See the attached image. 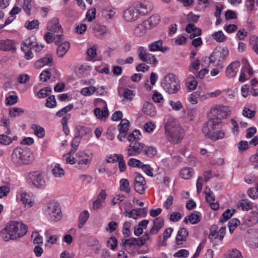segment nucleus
<instances>
[{
	"instance_id": "12",
	"label": "nucleus",
	"mask_w": 258,
	"mask_h": 258,
	"mask_svg": "<svg viewBox=\"0 0 258 258\" xmlns=\"http://www.w3.org/2000/svg\"><path fill=\"white\" fill-rule=\"evenodd\" d=\"M163 41L161 39L153 41L148 45V49L152 52L161 51L166 53L170 50L168 46H163Z\"/></svg>"
},
{
	"instance_id": "57",
	"label": "nucleus",
	"mask_w": 258,
	"mask_h": 258,
	"mask_svg": "<svg viewBox=\"0 0 258 258\" xmlns=\"http://www.w3.org/2000/svg\"><path fill=\"white\" fill-rule=\"evenodd\" d=\"M118 167L121 172L124 171L126 169V164L123 157L122 155H118Z\"/></svg>"
},
{
	"instance_id": "15",
	"label": "nucleus",
	"mask_w": 258,
	"mask_h": 258,
	"mask_svg": "<svg viewBox=\"0 0 258 258\" xmlns=\"http://www.w3.org/2000/svg\"><path fill=\"white\" fill-rule=\"evenodd\" d=\"M139 15L135 8L130 7L124 11L123 17L127 22H133L139 18Z\"/></svg>"
},
{
	"instance_id": "54",
	"label": "nucleus",
	"mask_w": 258,
	"mask_h": 258,
	"mask_svg": "<svg viewBox=\"0 0 258 258\" xmlns=\"http://www.w3.org/2000/svg\"><path fill=\"white\" fill-rule=\"evenodd\" d=\"M96 91V88L94 86H90L82 89L81 93L84 96H90Z\"/></svg>"
},
{
	"instance_id": "56",
	"label": "nucleus",
	"mask_w": 258,
	"mask_h": 258,
	"mask_svg": "<svg viewBox=\"0 0 258 258\" xmlns=\"http://www.w3.org/2000/svg\"><path fill=\"white\" fill-rule=\"evenodd\" d=\"M38 62L42 64H50L53 63V56L51 54H47L45 57L40 58Z\"/></svg>"
},
{
	"instance_id": "27",
	"label": "nucleus",
	"mask_w": 258,
	"mask_h": 258,
	"mask_svg": "<svg viewBox=\"0 0 258 258\" xmlns=\"http://www.w3.org/2000/svg\"><path fill=\"white\" fill-rule=\"evenodd\" d=\"M147 28L148 27L144 22L139 24L134 29L135 35L139 37L144 36L146 33Z\"/></svg>"
},
{
	"instance_id": "21",
	"label": "nucleus",
	"mask_w": 258,
	"mask_h": 258,
	"mask_svg": "<svg viewBox=\"0 0 258 258\" xmlns=\"http://www.w3.org/2000/svg\"><path fill=\"white\" fill-rule=\"evenodd\" d=\"M98 102H103L105 104V106L103 108V109H101L100 108H96L94 110V114L98 118H102L103 117H107L108 116L109 112L107 109V105L103 100L101 99H96Z\"/></svg>"
},
{
	"instance_id": "43",
	"label": "nucleus",
	"mask_w": 258,
	"mask_h": 258,
	"mask_svg": "<svg viewBox=\"0 0 258 258\" xmlns=\"http://www.w3.org/2000/svg\"><path fill=\"white\" fill-rule=\"evenodd\" d=\"M144 154L150 158L154 157L157 154V150L155 147L150 146L144 148Z\"/></svg>"
},
{
	"instance_id": "23",
	"label": "nucleus",
	"mask_w": 258,
	"mask_h": 258,
	"mask_svg": "<svg viewBox=\"0 0 258 258\" xmlns=\"http://www.w3.org/2000/svg\"><path fill=\"white\" fill-rule=\"evenodd\" d=\"M142 111L144 113L150 116H154L156 114L155 107L152 103L146 102L143 105Z\"/></svg>"
},
{
	"instance_id": "52",
	"label": "nucleus",
	"mask_w": 258,
	"mask_h": 258,
	"mask_svg": "<svg viewBox=\"0 0 258 258\" xmlns=\"http://www.w3.org/2000/svg\"><path fill=\"white\" fill-rule=\"evenodd\" d=\"M240 224V221L236 218L232 219L228 223V227L230 233H232L236 227Z\"/></svg>"
},
{
	"instance_id": "50",
	"label": "nucleus",
	"mask_w": 258,
	"mask_h": 258,
	"mask_svg": "<svg viewBox=\"0 0 258 258\" xmlns=\"http://www.w3.org/2000/svg\"><path fill=\"white\" fill-rule=\"evenodd\" d=\"M73 108L74 105L73 104H70L58 111L56 113V115L59 117H61L63 115V114H67L68 112L72 110Z\"/></svg>"
},
{
	"instance_id": "38",
	"label": "nucleus",
	"mask_w": 258,
	"mask_h": 258,
	"mask_svg": "<svg viewBox=\"0 0 258 258\" xmlns=\"http://www.w3.org/2000/svg\"><path fill=\"white\" fill-rule=\"evenodd\" d=\"M48 212L50 217L51 214L55 213L58 209H60L58 203L56 202H50L47 205Z\"/></svg>"
},
{
	"instance_id": "20",
	"label": "nucleus",
	"mask_w": 258,
	"mask_h": 258,
	"mask_svg": "<svg viewBox=\"0 0 258 258\" xmlns=\"http://www.w3.org/2000/svg\"><path fill=\"white\" fill-rule=\"evenodd\" d=\"M188 236V232L185 228H181L178 231L175 238L177 245H181L186 240Z\"/></svg>"
},
{
	"instance_id": "39",
	"label": "nucleus",
	"mask_w": 258,
	"mask_h": 258,
	"mask_svg": "<svg viewBox=\"0 0 258 258\" xmlns=\"http://www.w3.org/2000/svg\"><path fill=\"white\" fill-rule=\"evenodd\" d=\"M120 189L127 194L130 192V183L127 179L122 178L120 180Z\"/></svg>"
},
{
	"instance_id": "55",
	"label": "nucleus",
	"mask_w": 258,
	"mask_h": 258,
	"mask_svg": "<svg viewBox=\"0 0 258 258\" xmlns=\"http://www.w3.org/2000/svg\"><path fill=\"white\" fill-rule=\"evenodd\" d=\"M31 237L34 238L33 240L34 244H39L43 243V239L42 236H41L37 231H34L32 232Z\"/></svg>"
},
{
	"instance_id": "60",
	"label": "nucleus",
	"mask_w": 258,
	"mask_h": 258,
	"mask_svg": "<svg viewBox=\"0 0 258 258\" xmlns=\"http://www.w3.org/2000/svg\"><path fill=\"white\" fill-rule=\"evenodd\" d=\"M107 246L112 250H114L117 245V240L114 236L111 237L107 242Z\"/></svg>"
},
{
	"instance_id": "10",
	"label": "nucleus",
	"mask_w": 258,
	"mask_h": 258,
	"mask_svg": "<svg viewBox=\"0 0 258 258\" xmlns=\"http://www.w3.org/2000/svg\"><path fill=\"white\" fill-rule=\"evenodd\" d=\"M211 113L214 114L216 117H218L220 119L221 118H226L230 115V110L227 106L222 105H216L211 108Z\"/></svg>"
},
{
	"instance_id": "46",
	"label": "nucleus",
	"mask_w": 258,
	"mask_h": 258,
	"mask_svg": "<svg viewBox=\"0 0 258 258\" xmlns=\"http://www.w3.org/2000/svg\"><path fill=\"white\" fill-rule=\"evenodd\" d=\"M24 112V110L18 107H12L9 109V114L11 117H16L21 115Z\"/></svg>"
},
{
	"instance_id": "37",
	"label": "nucleus",
	"mask_w": 258,
	"mask_h": 258,
	"mask_svg": "<svg viewBox=\"0 0 258 258\" xmlns=\"http://www.w3.org/2000/svg\"><path fill=\"white\" fill-rule=\"evenodd\" d=\"M21 201L23 204L25 206L28 205L29 207H31L33 206V203L30 196L26 192L22 194L21 196Z\"/></svg>"
},
{
	"instance_id": "7",
	"label": "nucleus",
	"mask_w": 258,
	"mask_h": 258,
	"mask_svg": "<svg viewBox=\"0 0 258 258\" xmlns=\"http://www.w3.org/2000/svg\"><path fill=\"white\" fill-rule=\"evenodd\" d=\"M27 180L29 184L37 188H43L45 186V181L42 174L38 172L30 173Z\"/></svg>"
},
{
	"instance_id": "41",
	"label": "nucleus",
	"mask_w": 258,
	"mask_h": 258,
	"mask_svg": "<svg viewBox=\"0 0 258 258\" xmlns=\"http://www.w3.org/2000/svg\"><path fill=\"white\" fill-rule=\"evenodd\" d=\"M39 22L38 20H33L31 21H27L25 24V27L29 30L38 29Z\"/></svg>"
},
{
	"instance_id": "1",
	"label": "nucleus",
	"mask_w": 258,
	"mask_h": 258,
	"mask_svg": "<svg viewBox=\"0 0 258 258\" xmlns=\"http://www.w3.org/2000/svg\"><path fill=\"white\" fill-rule=\"evenodd\" d=\"M221 120L218 117L210 119L205 123L202 131L206 138H209L213 141L223 139L225 136V133L223 131H217L219 128Z\"/></svg>"
},
{
	"instance_id": "17",
	"label": "nucleus",
	"mask_w": 258,
	"mask_h": 258,
	"mask_svg": "<svg viewBox=\"0 0 258 258\" xmlns=\"http://www.w3.org/2000/svg\"><path fill=\"white\" fill-rule=\"evenodd\" d=\"M66 160L67 164H74L77 163L81 166L79 167L80 168H84L83 165L86 166L90 163V160L88 159H79L74 157H71V156H67L63 159Z\"/></svg>"
},
{
	"instance_id": "18",
	"label": "nucleus",
	"mask_w": 258,
	"mask_h": 258,
	"mask_svg": "<svg viewBox=\"0 0 258 258\" xmlns=\"http://www.w3.org/2000/svg\"><path fill=\"white\" fill-rule=\"evenodd\" d=\"M44 38L47 43H51L54 41L55 43L57 45L63 40L62 34H57L54 36L53 34L50 32H46Z\"/></svg>"
},
{
	"instance_id": "19",
	"label": "nucleus",
	"mask_w": 258,
	"mask_h": 258,
	"mask_svg": "<svg viewBox=\"0 0 258 258\" xmlns=\"http://www.w3.org/2000/svg\"><path fill=\"white\" fill-rule=\"evenodd\" d=\"M164 224V219L162 217H157L154 220V224L150 231L151 235L157 234Z\"/></svg>"
},
{
	"instance_id": "42",
	"label": "nucleus",
	"mask_w": 258,
	"mask_h": 258,
	"mask_svg": "<svg viewBox=\"0 0 258 258\" xmlns=\"http://www.w3.org/2000/svg\"><path fill=\"white\" fill-rule=\"evenodd\" d=\"M225 258H243L241 252L237 249H232L227 252Z\"/></svg>"
},
{
	"instance_id": "22",
	"label": "nucleus",
	"mask_w": 258,
	"mask_h": 258,
	"mask_svg": "<svg viewBox=\"0 0 258 258\" xmlns=\"http://www.w3.org/2000/svg\"><path fill=\"white\" fill-rule=\"evenodd\" d=\"M199 66H192L189 69V71L194 73L197 78H199L200 79H203L205 77V75L208 73L209 70L205 68L202 69L198 72L199 69Z\"/></svg>"
},
{
	"instance_id": "61",
	"label": "nucleus",
	"mask_w": 258,
	"mask_h": 258,
	"mask_svg": "<svg viewBox=\"0 0 258 258\" xmlns=\"http://www.w3.org/2000/svg\"><path fill=\"white\" fill-rule=\"evenodd\" d=\"M145 185L146 183L134 182V188L136 192L140 194H143L145 190Z\"/></svg>"
},
{
	"instance_id": "16",
	"label": "nucleus",
	"mask_w": 258,
	"mask_h": 258,
	"mask_svg": "<svg viewBox=\"0 0 258 258\" xmlns=\"http://www.w3.org/2000/svg\"><path fill=\"white\" fill-rule=\"evenodd\" d=\"M16 48L13 40L7 39L0 40V50L5 51L15 52Z\"/></svg>"
},
{
	"instance_id": "36",
	"label": "nucleus",
	"mask_w": 258,
	"mask_h": 258,
	"mask_svg": "<svg viewBox=\"0 0 258 258\" xmlns=\"http://www.w3.org/2000/svg\"><path fill=\"white\" fill-rule=\"evenodd\" d=\"M53 175L56 177H61L64 175V171L60 167V164L57 163L52 170Z\"/></svg>"
},
{
	"instance_id": "4",
	"label": "nucleus",
	"mask_w": 258,
	"mask_h": 258,
	"mask_svg": "<svg viewBox=\"0 0 258 258\" xmlns=\"http://www.w3.org/2000/svg\"><path fill=\"white\" fill-rule=\"evenodd\" d=\"M161 86L169 94H177L180 90L179 80L172 73L165 76L161 82Z\"/></svg>"
},
{
	"instance_id": "13",
	"label": "nucleus",
	"mask_w": 258,
	"mask_h": 258,
	"mask_svg": "<svg viewBox=\"0 0 258 258\" xmlns=\"http://www.w3.org/2000/svg\"><path fill=\"white\" fill-rule=\"evenodd\" d=\"M145 145L143 143L136 142L132 143L128 147L127 156H136L144 151Z\"/></svg>"
},
{
	"instance_id": "2",
	"label": "nucleus",
	"mask_w": 258,
	"mask_h": 258,
	"mask_svg": "<svg viewBox=\"0 0 258 258\" xmlns=\"http://www.w3.org/2000/svg\"><path fill=\"white\" fill-rule=\"evenodd\" d=\"M165 131L169 142L177 144L184 137V131L176 121L170 119L165 125Z\"/></svg>"
},
{
	"instance_id": "49",
	"label": "nucleus",
	"mask_w": 258,
	"mask_h": 258,
	"mask_svg": "<svg viewBox=\"0 0 258 258\" xmlns=\"http://www.w3.org/2000/svg\"><path fill=\"white\" fill-rule=\"evenodd\" d=\"M205 194V198L207 202L211 203L215 201V196L209 187H206Z\"/></svg>"
},
{
	"instance_id": "26",
	"label": "nucleus",
	"mask_w": 258,
	"mask_h": 258,
	"mask_svg": "<svg viewBox=\"0 0 258 258\" xmlns=\"http://www.w3.org/2000/svg\"><path fill=\"white\" fill-rule=\"evenodd\" d=\"M160 22V17L157 14H154L150 16L147 21H144L146 25H148V28L150 29L157 26Z\"/></svg>"
},
{
	"instance_id": "44",
	"label": "nucleus",
	"mask_w": 258,
	"mask_h": 258,
	"mask_svg": "<svg viewBox=\"0 0 258 258\" xmlns=\"http://www.w3.org/2000/svg\"><path fill=\"white\" fill-rule=\"evenodd\" d=\"M10 192V184L6 183L5 185L0 186V198L7 196Z\"/></svg>"
},
{
	"instance_id": "64",
	"label": "nucleus",
	"mask_w": 258,
	"mask_h": 258,
	"mask_svg": "<svg viewBox=\"0 0 258 258\" xmlns=\"http://www.w3.org/2000/svg\"><path fill=\"white\" fill-rule=\"evenodd\" d=\"M233 66H228L226 69V76L229 78H232L236 75L235 71L236 67L233 68Z\"/></svg>"
},
{
	"instance_id": "51",
	"label": "nucleus",
	"mask_w": 258,
	"mask_h": 258,
	"mask_svg": "<svg viewBox=\"0 0 258 258\" xmlns=\"http://www.w3.org/2000/svg\"><path fill=\"white\" fill-rule=\"evenodd\" d=\"M56 106V101L54 95L49 96L46 100L45 106L48 108H54Z\"/></svg>"
},
{
	"instance_id": "63",
	"label": "nucleus",
	"mask_w": 258,
	"mask_h": 258,
	"mask_svg": "<svg viewBox=\"0 0 258 258\" xmlns=\"http://www.w3.org/2000/svg\"><path fill=\"white\" fill-rule=\"evenodd\" d=\"M1 235L3 239L5 241H9L10 239L15 240V239L13 238L11 233L6 230V228L1 231Z\"/></svg>"
},
{
	"instance_id": "35",
	"label": "nucleus",
	"mask_w": 258,
	"mask_h": 258,
	"mask_svg": "<svg viewBox=\"0 0 258 258\" xmlns=\"http://www.w3.org/2000/svg\"><path fill=\"white\" fill-rule=\"evenodd\" d=\"M33 130L34 134L40 138H42L45 136L44 129L40 125L36 124H33L31 127Z\"/></svg>"
},
{
	"instance_id": "58",
	"label": "nucleus",
	"mask_w": 258,
	"mask_h": 258,
	"mask_svg": "<svg viewBox=\"0 0 258 258\" xmlns=\"http://www.w3.org/2000/svg\"><path fill=\"white\" fill-rule=\"evenodd\" d=\"M143 163L141 162L139 160L135 158H131L127 163V164L133 167H138L141 168L143 165Z\"/></svg>"
},
{
	"instance_id": "30",
	"label": "nucleus",
	"mask_w": 258,
	"mask_h": 258,
	"mask_svg": "<svg viewBox=\"0 0 258 258\" xmlns=\"http://www.w3.org/2000/svg\"><path fill=\"white\" fill-rule=\"evenodd\" d=\"M213 38L219 43L223 42L227 39V37L224 34L221 30L215 32L212 35Z\"/></svg>"
},
{
	"instance_id": "29",
	"label": "nucleus",
	"mask_w": 258,
	"mask_h": 258,
	"mask_svg": "<svg viewBox=\"0 0 258 258\" xmlns=\"http://www.w3.org/2000/svg\"><path fill=\"white\" fill-rule=\"evenodd\" d=\"M185 84L187 89L191 91L195 90L198 86V82L196 80L195 77L192 75L187 77Z\"/></svg>"
},
{
	"instance_id": "6",
	"label": "nucleus",
	"mask_w": 258,
	"mask_h": 258,
	"mask_svg": "<svg viewBox=\"0 0 258 258\" xmlns=\"http://www.w3.org/2000/svg\"><path fill=\"white\" fill-rule=\"evenodd\" d=\"M229 50L227 48L217 47L214 50L212 54L210 57H205L203 58V61L204 62H209L210 63H216L220 64L222 63L228 56Z\"/></svg>"
},
{
	"instance_id": "3",
	"label": "nucleus",
	"mask_w": 258,
	"mask_h": 258,
	"mask_svg": "<svg viewBox=\"0 0 258 258\" xmlns=\"http://www.w3.org/2000/svg\"><path fill=\"white\" fill-rule=\"evenodd\" d=\"M33 157L30 150L28 148H16L12 154V161L17 165L29 164L33 161Z\"/></svg>"
},
{
	"instance_id": "48",
	"label": "nucleus",
	"mask_w": 258,
	"mask_h": 258,
	"mask_svg": "<svg viewBox=\"0 0 258 258\" xmlns=\"http://www.w3.org/2000/svg\"><path fill=\"white\" fill-rule=\"evenodd\" d=\"M258 222V217L257 216H249L247 218H246L245 219V221L244 222L243 224H245L248 226H252L253 225L256 224Z\"/></svg>"
},
{
	"instance_id": "31",
	"label": "nucleus",
	"mask_w": 258,
	"mask_h": 258,
	"mask_svg": "<svg viewBox=\"0 0 258 258\" xmlns=\"http://www.w3.org/2000/svg\"><path fill=\"white\" fill-rule=\"evenodd\" d=\"M192 173L193 169L191 168L185 167L180 170V176L183 179H188L192 176Z\"/></svg>"
},
{
	"instance_id": "40",
	"label": "nucleus",
	"mask_w": 258,
	"mask_h": 258,
	"mask_svg": "<svg viewBox=\"0 0 258 258\" xmlns=\"http://www.w3.org/2000/svg\"><path fill=\"white\" fill-rule=\"evenodd\" d=\"M235 212V210L232 209V210L230 209H227L222 215L220 221L221 222H224L227 221L229 219H230L233 214Z\"/></svg>"
},
{
	"instance_id": "47",
	"label": "nucleus",
	"mask_w": 258,
	"mask_h": 258,
	"mask_svg": "<svg viewBox=\"0 0 258 258\" xmlns=\"http://www.w3.org/2000/svg\"><path fill=\"white\" fill-rule=\"evenodd\" d=\"M115 14V12L113 9L105 8L103 9L102 15L106 19H112Z\"/></svg>"
},
{
	"instance_id": "9",
	"label": "nucleus",
	"mask_w": 258,
	"mask_h": 258,
	"mask_svg": "<svg viewBox=\"0 0 258 258\" xmlns=\"http://www.w3.org/2000/svg\"><path fill=\"white\" fill-rule=\"evenodd\" d=\"M139 16H145L150 14L153 10L152 4L148 1L140 2L135 7Z\"/></svg>"
},
{
	"instance_id": "59",
	"label": "nucleus",
	"mask_w": 258,
	"mask_h": 258,
	"mask_svg": "<svg viewBox=\"0 0 258 258\" xmlns=\"http://www.w3.org/2000/svg\"><path fill=\"white\" fill-rule=\"evenodd\" d=\"M188 219L192 224H196L201 221V217L198 214L191 213L188 216Z\"/></svg>"
},
{
	"instance_id": "32",
	"label": "nucleus",
	"mask_w": 258,
	"mask_h": 258,
	"mask_svg": "<svg viewBox=\"0 0 258 258\" xmlns=\"http://www.w3.org/2000/svg\"><path fill=\"white\" fill-rule=\"evenodd\" d=\"M141 134L139 130H135L132 133L130 134L127 136V138L128 141L132 142V143H134L138 142V141L140 139V136Z\"/></svg>"
},
{
	"instance_id": "24",
	"label": "nucleus",
	"mask_w": 258,
	"mask_h": 258,
	"mask_svg": "<svg viewBox=\"0 0 258 258\" xmlns=\"http://www.w3.org/2000/svg\"><path fill=\"white\" fill-rule=\"evenodd\" d=\"M93 31L95 36L99 38L107 33L106 27L99 24H95L94 25Z\"/></svg>"
},
{
	"instance_id": "34",
	"label": "nucleus",
	"mask_w": 258,
	"mask_h": 258,
	"mask_svg": "<svg viewBox=\"0 0 258 258\" xmlns=\"http://www.w3.org/2000/svg\"><path fill=\"white\" fill-rule=\"evenodd\" d=\"M35 38L29 37L22 42L21 47H24L25 48L33 49L35 45Z\"/></svg>"
},
{
	"instance_id": "62",
	"label": "nucleus",
	"mask_w": 258,
	"mask_h": 258,
	"mask_svg": "<svg viewBox=\"0 0 258 258\" xmlns=\"http://www.w3.org/2000/svg\"><path fill=\"white\" fill-rule=\"evenodd\" d=\"M202 95L200 92L197 91L192 93L189 96L188 100L193 104H197L198 102V98H201Z\"/></svg>"
},
{
	"instance_id": "14",
	"label": "nucleus",
	"mask_w": 258,
	"mask_h": 258,
	"mask_svg": "<svg viewBox=\"0 0 258 258\" xmlns=\"http://www.w3.org/2000/svg\"><path fill=\"white\" fill-rule=\"evenodd\" d=\"M129 127V121L126 119H121V122L118 125L119 134L117 136V138L120 142L123 141L122 138H124L126 137Z\"/></svg>"
},
{
	"instance_id": "8",
	"label": "nucleus",
	"mask_w": 258,
	"mask_h": 258,
	"mask_svg": "<svg viewBox=\"0 0 258 258\" xmlns=\"http://www.w3.org/2000/svg\"><path fill=\"white\" fill-rule=\"evenodd\" d=\"M139 58L143 62L147 63L155 64L157 60L155 56L147 51V48L144 46H139L137 50Z\"/></svg>"
},
{
	"instance_id": "11",
	"label": "nucleus",
	"mask_w": 258,
	"mask_h": 258,
	"mask_svg": "<svg viewBox=\"0 0 258 258\" xmlns=\"http://www.w3.org/2000/svg\"><path fill=\"white\" fill-rule=\"evenodd\" d=\"M47 30L49 31L62 34L63 29L59 24V20L58 18L54 17L49 20L46 26Z\"/></svg>"
},
{
	"instance_id": "53",
	"label": "nucleus",
	"mask_w": 258,
	"mask_h": 258,
	"mask_svg": "<svg viewBox=\"0 0 258 258\" xmlns=\"http://www.w3.org/2000/svg\"><path fill=\"white\" fill-rule=\"evenodd\" d=\"M13 140L12 138L7 135H0V144L3 145H9L12 143Z\"/></svg>"
},
{
	"instance_id": "25",
	"label": "nucleus",
	"mask_w": 258,
	"mask_h": 258,
	"mask_svg": "<svg viewBox=\"0 0 258 258\" xmlns=\"http://www.w3.org/2000/svg\"><path fill=\"white\" fill-rule=\"evenodd\" d=\"M70 47V44L67 41L62 42L59 44L56 50L57 56L58 57H63L67 52Z\"/></svg>"
},
{
	"instance_id": "33",
	"label": "nucleus",
	"mask_w": 258,
	"mask_h": 258,
	"mask_svg": "<svg viewBox=\"0 0 258 258\" xmlns=\"http://www.w3.org/2000/svg\"><path fill=\"white\" fill-rule=\"evenodd\" d=\"M237 205L239 208L246 211L252 209L253 207V204L247 199L241 200Z\"/></svg>"
},
{
	"instance_id": "28",
	"label": "nucleus",
	"mask_w": 258,
	"mask_h": 258,
	"mask_svg": "<svg viewBox=\"0 0 258 258\" xmlns=\"http://www.w3.org/2000/svg\"><path fill=\"white\" fill-rule=\"evenodd\" d=\"M18 5L22 7L25 13L30 15L31 10V0H17Z\"/></svg>"
},
{
	"instance_id": "45",
	"label": "nucleus",
	"mask_w": 258,
	"mask_h": 258,
	"mask_svg": "<svg viewBox=\"0 0 258 258\" xmlns=\"http://www.w3.org/2000/svg\"><path fill=\"white\" fill-rule=\"evenodd\" d=\"M89 70V66H77L74 69L75 71L78 75L87 74Z\"/></svg>"
},
{
	"instance_id": "5",
	"label": "nucleus",
	"mask_w": 258,
	"mask_h": 258,
	"mask_svg": "<svg viewBox=\"0 0 258 258\" xmlns=\"http://www.w3.org/2000/svg\"><path fill=\"white\" fill-rule=\"evenodd\" d=\"M6 230L11 233L13 239L17 240L25 235L27 232V226L21 222H10L6 227Z\"/></svg>"
}]
</instances>
